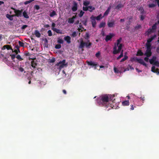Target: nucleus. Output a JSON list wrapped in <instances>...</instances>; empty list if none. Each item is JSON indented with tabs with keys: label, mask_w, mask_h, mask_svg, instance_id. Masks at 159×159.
Listing matches in <instances>:
<instances>
[{
	"label": "nucleus",
	"mask_w": 159,
	"mask_h": 159,
	"mask_svg": "<svg viewBox=\"0 0 159 159\" xmlns=\"http://www.w3.org/2000/svg\"><path fill=\"white\" fill-rule=\"evenodd\" d=\"M156 23L154 24L152 26V29L153 31V30H155L157 29Z\"/></svg>",
	"instance_id": "41"
},
{
	"label": "nucleus",
	"mask_w": 159,
	"mask_h": 159,
	"mask_svg": "<svg viewBox=\"0 0 159 159\" xmlns=\"http://www.w3.org/2000/svg\"><path fill=\"white\" fill-rule=\"evenodd\" d=\"M52 29L53 30H54V29L56 28H54L56 26V24L55 23H53L52 24Z\"/></svg>",
	"instance_id": "53"
},
{
	"label": "nucleus",
	"mask_w": 159,
	"mask_h": 159,
	"mask_svg": "<svg viewBox=\"0 0 159 159\" xmlns=\"http://www.w3.org/2000/svg\"><path fill=\"white\" fill-rule=\"evenodd\" d=\"M18 43L19 44V46L24 47V43L23 42H22L20 41H19Z\"/></svg>",
	"instance_id": "49"
},
{
	"label": "nucleus",
	"mask_w": 159,
	"mask_h": 159,
	"mask_svg": "<svg viewBox=\"0 0 159 159\" xmlns=\"http://www.w3.org/2000/svg\"><path fill=\"white\" fill-rule=\"evenodd\" d=\"M156 35L155 34L152 36L150 38L148 39L147 40V43L146 44V46H148V44L150 45V47H151L152 45L150 42L156 37Z\"/></svg>",
	"instance_id": "7"
},
{
	"label": "nucleus",
	"mask_w": 159,
	"mask_h": 159,
	"mask_svg": "<svg viewBox=\"0 0 159 159\" xmlns=\"http://www.w3.org/2000/svg\"><path fill=\"white\" fill-rule=\"evenodd\" d=\"M84 13V12L82 10L81 11L80 13L79 14V16L80 17H81Z\"/></svg>",
	"instance_id": "36"
},
{
	"label": "nucleus",
	"mask_w": 159,
	"mask_h": 159,
	"mask_svg": "<svg viewBox=\"0 0 159 159\" xmlns=\"http://www.w3.org/2000/svg\"><path fill=\"white\" fill-rule=\"evenodd\" d=\"M113 36V35L111 34H110L109 35H107L105 39L106 41L108 42L112 38Z\"/></svg>",
	"instance_id": "16"
},
{
	"label": "nucleus",
	"mask_w": 159,
	"mask_h": 159,
	"mask_svg": "<svg viewBox=\"0 0 159 159\" xmlns=\"http://www.w3.org/2000/svg\"><path fill=\"white\" fill-rule=\"evenodd\" d=\"M10 56H11V58L12 60L14 59L16 57V55L15 54L10 55Z\"/></svg>",
	"instance_id": "56"
},
{
	"label": "nucleus",
	"mask_w": 159,
	"mask_h": 159,
	"mask_svg": "<svg viewBox=\"0 0 159 159\" xmlns=\"http://www.w3.org/2000/svg\"><path fill=\"white\" fill-rule=\"evenodd\" d=\"M15 14L14 15V16L21 17L22 16V10H20L18 9H15Z\"/></svg>",
	"instance_id": "6"
},
{
	"label": "nucleus",
	"mask_w": 159,
	"mask_h": 159,
	"mask_svg": "<svg viewBox=\"0 0 159 159\" xmlns=\"http://www.w3.org/2000/svg\"><path fill=\"white\" fill-rule=\"evenodd\" d=\"M66 60H63L62 61H60L56 64V66H59L61 68H63L64 66L67 65V64H65Z\"/></svg>",
	"instance_id": "5"
},
{
	"label": "nucleus",
	"mask_w": 159,
	"mask_h": 159,
	"mask_svg": "<svg viewBox=\"0 0 159 159\" xmlns=\"http://www.w3.org/2000/svg\"><path fill=\"white\" fill-rule=\"evenodd\" d=\"M77 9V4L75 2L74 3V6L72 7V10L73 11H76Z\"/></svg>",
	"instance_id": "13"
},
{
	"label": "nucleus",
	"mask_w": 159,
	"mask_h": 159,
	"mask_svg": "<svg viewBox=\"0 0 159 159\" xmlns=\"http://www.w3.org/2000/svg\"><path fill=\"white\" fill-rule=\"evenodd\" d=\"M124 7V5L121 4H118L116 7V9L117 10L119 9L120 8H122Z\"/></svg>",
	"instance_id": "24"
},
{
	"label": "nucleus",
	"mask_w": 159,
	"mask_h": 159,
	"mask_svg": "<svg viewBox=\"0 0 159 159\" xmlns=\"http://www.w3.org/2000/svg\"><path fill=\"white\" fill-rule=\"evenodd\" d=\"M122 104L123 106H127L129 105V100H126L122 102Z\"/></svg>",
	"instance_id": "20"
},
{
	"label": "nucleus",
	"mask_w": 159,
	"mask_h": 159,
	"mask_svg": "<svg viewBox=\"0 0 159 159\" xmlns=\"http://www.w3.org/2000/svg\"><path fill=\"white\" fill-rule=\"evenodd\" d=\"M57 42L58 43L60 44H63V40L60 38H58Z\"/></svg>",
	"instance_id": "34"
},
{
	"label": "nucleus",
	"mask_w": 159,
	"mask_h": 159,
	"mask_svg": "<svg viewBox=\"0 0 159 159\" xmlns=\"http://www.w3.org/2000/svg\"><path fill=\"white\" fill-rule=\"evenodd\" d=\"M53 31L56 32L57 34H62V31L59 29H57V28L54 29Z\"/></svg>",
	"instance_id": "27"
},
{
	"label": "nucleus",
	"mask_w": 159,
	"mask_h": 159,
	"mask_svg": "<svg viewBox=\"0 0 159 159\" xmlns=\"http://www.w3.org/2000/svg\"><path fill=\"white\" fill-rule=\"evenodd\" d=\"M159 70L158 69H157L156 70L155 67L154 66H152L151 68V71L154 73L157 72V71Z\"/></svg>",
	"instance_id": "28"
},
{
	"label": "nucleus",
	"mask_w": 159,
	"mask_h": 159,
	"mask_svg": "<svg viewBox=\"0 0 159 159\" xmlns=\"http://www.w3.org/2000/svg\"><path fill=\"white\" fill-rule=\"evenodd\" d=\"M100 55V53L99 52H97L95 56L97 57H99V56Z\"/></svg>",
	"instance_id": "59"
},
{
	"label": "nucleus",
	"mask_w": 159,
	"mask_h": 159,
	"mask_svg": "<svg viewBox=\"0 0 159 159\" xmlns=\"http://www.w3.org/2000/svg\"><path fill=\"white\" fill-rule=\"evenodd\" d=\"M47 33L48 36H51L52 35V34L51 30H49L48 31Z\"/></svg>",
	"instance_id": "46"
},
{
	"label": "nucleus",
	"mask_w": 159,
	"mask_h": 159,
	"mask_svg": "<svg viewBox=\"0 0 159 159\" xmlns=\"http://www.w3.org/2000/svg\"><path fill=\"white\" fill-rule=\"evenodd\" d=\"M82 22L84 25H87V20H86L84 21H82Z\"/></svg>",
	"instance_id": "63"
},
{
	"label": "nucleus",
	"mask_w": 159,
	"mask_h": 159,
	"mask_svg": "<svg viewBox=\"0 0 159 159\" xmlns=\"http://www.w3.org/2000/svg\"><path fill=\"white\" fill-rule=\"evenodd\" d=\"M80 40V42L79 47V48L82 49V50H83V48L84 47L87 48H90L92 43L90 42L89 40H88L87 42H84L82 39Z\"/></svg>",
	"instance_id": "2"
},
{
	"label": "nucleus",
	"mask_w": 159,
	"mask_h": 159,
	"mask_svg": "<svg viewBox=\"0 0 159 159\" xmlns=\"http://www.w3.org/2000/svg\"><path fill=\"white\" fill-rule=\"evenodd\" d=\"M6 49L7 50H13V49H12V48L11 47V46L9 45V47H6Z\"/></svg>",
	"instance_id": "57"
},
{
	"label": "nucleus",
	"mask_w": 159,
	"mask_h": 159,
	"mask_svg": "<svg viewBox=\"0 0 159 159\" xmlns=\"http://www.w3.org/2000/svg\"><path fill=\"white\" fill-rule=\"evenodd\" d=\"M25 54L26 56H29L30 55V54L29 52H27L26 51H25Z\"/></svg>",
	"instance_id": "60"
},
{
	"label": "nucleus",
	"mask_w": 159,
	"mask_h": 159,
	"mask_svg": "<svg viewBox=\"0 0 159 159\" xmlns=\"http://www.w3.org/2000/svg\"><path fill=\"white\" fill-rule=\"evenodd\" d=\"M44 44H45V45L48 46V41L47 40V39L46 38H45L44 39Z\"/></svg>",
	"instance_id": "48"
},
{
	"label": "nucleus",
	"mask_w": 159,
	"mask_h": 159,
	"mask_svg": "<svg viewBox=\"0 0 159 159\" xmlns=\"http://www.w3.org/2000/svg\"><path fill=\"white\" fill-rule=\"evenodd\" d=\"M139 10L140 11L141 14L143 15L144 13V10L142 7H140L139 9Z\"/></svg>",
	"instance_id": "35"
},
{
	"label": "nucleus",
	"mask_w": 159,
	"mask_h": 159,
	"mask_svg": "<svg viewBox=\"0 0 159 159\" xmlns=\"http://www.w3.org/2000/svg\"><path fill=\"white\" fill-rule=\"evenodd\" d=\"M108 26L109 27L111 28L114 26L115 21L113 20L111 22L108 21L107 23Z\"/></svg>",
	"instance_id": "11"
},
{
	"label": "nucleus",
	"mask_w": 159,
	"mask_h": 159,
	"mask_svg": "<svg viewBox=\"0 0 159 159\" xmlns=\"http://www.w3.org/2000/svg\"><path fill=\"white\" fill-rule=\"evenodd\" d=\"M34 0H30L29 1H26L24 3L25 5H27L29 3H30L33 1H34Z\"/></svg>",
	"instance_id": "39"
},
{
	"label": "nucleus",
	"mask_w": 159,
	"mask_h": 159,
	"mask_svg": "<svg viewBox=\"0 0 159 159\" xmlns=\"http://www.w3.org/2000/svg\"><path fill=\"white\" fill-rule=\"evenodd\" d=\"M35 34L36 36L38 37L39 38L40 37L41 34L37 30H36L35 31Z\"/></svg>",
	"instance_id": "22"
},
{
	"label": "nucleus",
	"mask_w": 159,
	"mask_h": 159,
	"mask_svg": "<svg viewBox=\"0 0 159 159\" xmlns=\"http://www.w3.org/2000/svg\"><path fill=\"white\" fill-rule=\"evenodd\" d=\"M64 39L68 44H69L71 43V38L69 36H67L65 37L64 38Z\"/></svg>",
	"instance_id": "12"
},
{
	"label": "nucleus",
	"mask_w": 159,
	"mask_h": 159,
	"mask_svg": "<svg viewBox=\"0 0 159 159\" xmlns=\"http://www.w3.org/2000/svg\"><path fill=\"white\" fill-rule=\"evenodd\" d=\"M157 5V4L156 2H155V3H152L150 4H149L148 5V6L149 8H152L153 7Z\"/></svg>",
	"instance_id": "31"
},
{
	"label": "nucleus",
	"mask_w": 159,
	"mask_h": 159,
	"mask_svg": "<svg viewBox=\"0 0 159 159\" xmlns=\"http://www.w3.org/2000/svg\"><path fill=\"white\" fill-rule=\"evenodd\" d=\"M114 97V95L110 94L101 95L97 99V103L100 106L105 107L107 108L109 107L107 110L108 111L113 108L112 105L110 103V102L113 99Z\"/></svg>",
	"instance_id": "1"
},
{
	"label": "nucleus",
	"mask_w": 159,
	"mask_h": 159,
	"mask_svg": "<svg viewBox=\"0 0 159 159\" xmlns=\"http://www.w3.org/2000/svg\"><path fill=\"white\" fill-rule=\"evenodd\" d=\"M146 47L147 49L144 55L146 56L147 57H149L151 56L152 54L151 52L152 48L150 47V45L148 44V46Z\"/></svg>",
	"instance_id": "4"
},
{
	"label": "nucleus",
	"mask_w": 159,
	"mask_h": 159,
	"mask_svg": "<svg viewBox=\"0 0 159 159\" xmlns=\"http://www.w3.org/2000/svg\"><path fill=\"white\" fill-rule=\"evenodd\" d=\"M31 65L32 67L34 69L36 68V67L37 66V64L35 61L33 60L31 61Z\"/></svg>",
	"instance_id": "18"
},
{
	"label": "nucleus",
	"mask_w": 159,
	"mask_h": 159,
	"mask_svg": "<svg viewBox=\"0 0 159 159\" xmlns=\"http://www.w3.org/2000/svg\"><path fill=\"white\" fill-rule=\"evenodd\" d=\"M94 18V16H92L90 17L92 26L93 28H95L96 27V20H95Z\"/></svg>",
	"instance_id": "8"
},
{
	"label": "nucleus",
	"mask_w": 159,
	"mask_h": 159,
	"mask_svg": "<svg viewBox=\"0 0 159 159\" xmlns=\"http://www.w3.org/2000/svg\"><path fill=\"white\" fill-rule=\"evenodd\" d=\"M77 36L76 33L75 31H74L72 34L71 36L72 37H75Z\"/></svg>",
	"instance_id": "47"
},
{
	"label": "nucleus",
	"mask_w": 159,
	"mask_h": 159,
	"mask_svg": "<svg viewBox=\"0 0 159 159\" xmlns=\"http://www.w3.org/2000/svg\"><path fill=\"white\" fill-rule=\"evenodd\" d=\"M111 9V6H110L109 7H108L107 9L106 10V11H105L104 13L103 14V16H102V17H104V16H107L108 14L110 9Z\"/></svg>",
	"instance_id": "14"
},
{
	"label": "nucleus",
	"mask_w": 159,
	"mask_h": 159,
	"mask_svg": "<svg viewBox=\"0 0 159 159\" xmlns=\"http://www.w3.org/2000/svg\"><path fill=\"white\" fill-rule=\"evenodd\" d=\"M144 19V16L143 15H141L140 16V20H143Z\"/></svg>",
	"instance_id": "64"
},
{
	"label": "nucleus",
	"mask_w": 159,
	"mask_h": 159,
	"mask_svg": "<svg viewBox=\"0 0 159 159\" xmlns=\"http://www.w3.org/2000/svg\"><path fill=\"white\" fill-rule=\"evenodd\" d=\"M16 57L17 59L20 61L23 60V59L21 57L20 55H17Z\"/></svg>",
	"instance_id": "43"
},
{
	"label": "nucleus",
	"mask_w": 159,
	"mask_h": 159,
	"mask_svg": "<svg viewBox=\"0 0 159 159\" xmlns=\"http://www.w3.org/2000/svg\"><path fill=\"white\" fill-rule=\"evenodd\" d=\"M154 65L157 66H159V62L158 61H155Z\"/></svg>",
	"instance_id": "55"
},
{
	"label": "nucleus",
	"mask_w": 159,
	"mask_h": 159,
	"mask_svg": "<svg viewBox=\"0 0 159 159\" xmlns=\"http://www.w3.org/2000/svg\"><path fill=\"white\" fill-rule=\"evenodd\" d=\"M114 71L115 73H122V72H121L120 71H119L117 68H116V67H114Z\"/></svg>",
	"instance_id": "32"
},
{
	"label": "nucleus",
	"mask_w": 159,
	"mask_h": 159,
	"mask_svg": "<svg viewBox=\"0 0 159 159\" xmlns=\"http://www.w3.org/2000/svg\"><path fill=\"white\" fill-rule=\"evenodd\" d=\"M136 61L138 63L143 65V66H144L146 67L147 66V64L143 61V59L141 58H137L136 59Z\"/></svg>",
	"instance_id": "9"
},
{
	"label": "nucleus",
	"mask_w": 159,
	"mask_h": 159,
	"mask_svg": "<svg viewBox=\"0 0 159 159\" xmlns=\"http://www.w3.org/2000/svg\"><path fill=\"white\" fill-rule=\"evenodd\" d=\"M56 60L55 58L54 57H53L52 59H50L49 62L50 63H53L55 62Z\"/></svg>",
	"instance_id": "40"
},
{
	"label": "nucleus",
	"mask_w": 159,
	"mask_h": 159,
	"mask_svg": "<svg viewBox=\"0 0 159 159\" xmlns=\"http://www.w3.org/2000/svg\"><path fill=\"white\" fill-rule=\"evenodd\" d=\"M141 28V25H137L134 28L135 29L138 30Z\"/></svg>",
	"instance_id": "45"
},
{
	"label": "nucleus",
	"mask_w": 159,
	"mask_h": 159,
	"mask_svg": "<svg viewBox=\"0 0 159 159\" xmlns=\"http://www.w3.org/2000/svg\"><path fill=\"white\" fill-rule=\"evenodd\" d=\"M74 22V20L72 18H69L68 20V22L70 24H73Z\"/></svg>",
	"instance_id": "33"
},
{
	"label": "nucleus",
	"mask_w": 159,
	"mask_h": 159,
	"mask_svg": "<svg viewBox=\"0 0 159 159\" xmlns=\"http://www.w3.org/2000/svg\"><path fill=\"white\" fill-rule=\"evenodd\" d=\"M121 40H122V38H120L119 39H118L117 40V43L116 44V45H117V46H118V45L120 44V43L121 42Z\"/></svg>",
	"instance_id": "42"
},
{
	"label": "nucleus",
	"mask_w": 159,
	"mask_h": 159,
	"mask_svg": "<svg viewBox=\"0 0 159 159\" xmlns=\"http://www.w3.org/2000/svg\"><path fill=\"white\" fill-rule=\"evenodd\" d=\"M90 4V2L89 1H84L83 4L84 6L88 7Z\"/></svg>",
	"instance_id": "29"
},
{
	"label": "nucleus",
	"mask_w": 159,
	"mask_h": 159,
	"mask_svg": "<svg viewBox=\"0 0 159 159\" xmlns=\"http://www.w3.org/2000/svg\"><path fill=\"white\" fill-rule=\"evenodd\" d=\"M123 50H122L120 55L117 58V59H120L121 57H122L123 56Z\"/></svg>",
	"instance_id": "37"
},
{
	"label": "nucleus",
	"mask_w": 159,
	"mask_h": 159,
	"mask_svg": "<svg viewBox=\"0 0 159 159\" xmlns=\"http://www.w3.org/2000/svg\"><path fill=\"white\" fill-rule=\"evenodd\" d=\"M148 57H147L144 58V61L147 62H148V61L149 59Z\"/></svg>",
	"instance_id": "62"
},
{
	"label": "nucleus",
	"mask_w": 159,
	"mask_h": 159,
	"mask_svg": "<svg viewBox=\"0 0 159 159\" xmlns=\"http://www.w3.org/2000/svg\"><path fill=\"white\" fill-rule=\"evenodd\" d=\"M102 15L100 14L97 16H94L95 20H100L103 17H101Z\"/></svg>",
	"instance_id": "26"
},
{
	"label": "nucleus",
	"mask_w": 159,
	"mask_h": 159,
	"mask_svg": "<svg viewBox=\"0 0 159 159\" xmlns=\"http://www.w3.org/2000/svg\"><path fill=\"white\" fill-rule=\"evenodd\" d=\"M106 23L105 22H102L100 24L99 27L100 28H101L102 27H104Z\"/></svg>",
	"instance_id": "25"
},
{
	"label": "nucleus",
	"mask_w": 159,
	"mask_h": 159,
	"mask_svg": "<svg viewBox=\"0 0 159 159\" xmlns=\"http://www.w3.org/2000/svg\"><path fill=\"white\" fill-rule=\"evenodd\" d=\"M23 16L24 18L25 19H28L29 18V16L27 13V12L25 11L22 13Z\"/></svg>",
	"instance_id": "17"
},
{
	"label": "nucleus",
	"mask_w": 159,
	"mask_h": 159,
	"mask_svg": "<svg viewBox=\"0 0 159 159\" xmlns=\"http://www.w3.org/2000/svg\"><path fill=\"white\" fill-rule=\"evenodd\" d=\"M143 55V53L141 50H139L137 52L136 55L138 56H142Z\"/></svg>",
	"instance_id": "30"
},
{
	"label": "nucleus",
	"mask_w": 159,
	"mask_h": 159,
	"mask_svg": "<svg viewBox=\"0 0 159 159\" xmlns=\"http://www.w3.org/2000/svg\"><path fill=\"white\" fill-rule=\"evenodd\" d=\"M19 70L21 72H23L24 71V69L22 67H19Z\"/></svg>",
	"instance_id": "54"
},
{
	"label": "nucleus",
	"mask_w": 159,
	"mask_h": 159,
	"mask_svg": "<svg viewBox=\"0 0 159 159\" xmlns=\"http://www.w3.org/2000/svg\"><path fill=\"white\" fill-rule=\"evenodd\" d=\"M88 11L90 12H92L95 9L94 7L92 6H88Z\"/></svg>",
	"instance_id": "21"
},
{
	"label": "nucleus",
	"mask_w": 159,
	"mask_h": 159,
	"mask_svg": "<svg viewBox=\"0 0 159 159\" xmlns=\"http://www.w3.org/2000/svg\"><path fill=\"white\" fill-rule=\"evenodd\" d=\"M61 48V45L60 44H56L55 46V48L56 49H60Z\"/></svg>",
	"instance_id": "44"
},
{
	"label": "nucleus",
	"mask_w": 159,
	"mask_h": 159,
	"mask_svg": "<svg viewBox=\"0 0 159 159\" xmlns=\"http://www.w3.org/2000/svg\"><path fill=\"white\" fill-rule=\"evenodd\" d=\"M154 31L152 30V29H149L148 30L147 32L148 34H150L151 33L153 32Z\"/></svg>",
	"instance_id": "51"
},
{
	"label": "nucleus",
	"mask_w": 159,
	"mask_h": 159,
	"mask_svg": "<svg viewBox=\"0 0 159 159\" xmlns=\"http://www.w3.org/2000/svg\"><path fill=\"white\" fill-rule=\"evenodd\" d=\"M128 58V57L127 56H126L125 55L124 57L121 59V60L120 61V62H123L125 60H126Z\"/></svg>",
	"instance_id": "38"
},
{
	"label": "nucleus",
	"mask_w": 159,
	"mask_h": 159,
	"mask_svg": "<svg viewBox=\"0 0 159 159\" xmlns=\"http://www.w3.org/2000/svg\"><path fill=\"white\" fill-rule=\"evenodd\" d=\"M6 16L10 20H12L13 19V17L15 16L14 15H11L9 14H7Z\"/></svg>",
	"instance_id": "19"
},
{
	"label": "nucleus",
	"mask_w": 159,
	"mask_h": 159,
	"mask_svg": "<svg viewBox=\"0 0 159 159\" xmlns=\"http://www.w3.org/2000/svg\"><path fill=\"white\" fill-rule=\"evenodd\" d=\"M122 44H120L118 46H117L116 44H115L113 48V54H116L119 53L122 49Z\"/></svg>",
	"instance_id": "3"
},
{
	"label": "nucleus",
	"mask_w": 159,
	"mask_h": 159,
	"mask_svg": "<svg viewBox=\"0 0 159 159\" xmlns=\"http://www.w3.org/2000/svg\"><path fill=\"white\" fill-rule=\"evenodd\" d=\"M86 62L88 65H89L91 66H94L95 67H96L98 66L97 63L92 61H87Z\"/></svg>",
	"instance_id": "10"
},
{
	"label": "nucleus",
	"mask_w": 159,
	"mask_h": 159,
	"mask_svg": "<svg viewBox=\"0 0 159 159\" xmlns=\"http://www.w3.org/2000/svg\"><path fill=\"white\" fill-rule=\"evenodd\" d=\"M157 57L156 56H153L151 59L149 60V62L151 64H154V63L156 60Z\"/></svg>",
	"instance_id": "15"
},
{
	"label": "nucleus",
	"mask_w": 159,
	"mask_h": 159,
	"mask_svg": "<svg viewBox=\"0 0 159 159\" xmlns=\"http://www.w3.org/2000/svg\"><path fill=\"white\" fill-rule=\"evenodd\" d=\"M15 48L16 49H17V50H18V51H19V52L20 53V50L19 49V48H20V46H19L18 45H16L15 47Z\"/></svg>",
	"instance_id": "52"
},
{
	"label": "nucleus",
	"mask_w": 159,
	"mask_h": 159,
	"mask_svg": "<svg viewBox=\"0 0 159 159\" xmlns=\"http://www.w3.org/2000/svg\"><path fill=\"white\" fill-rule=\"evenodd\" d=\"M6 47H9V45H5L2 48V50H5L6 48Z\"/></svg>",
	"instance_id": "61"
},
{
	"label": "nucleus",
	"mask_w": 159,
	"mask_h": 159,
	"mask_svg": "<svg viewBox=\"0 0 159 159\" xmlns=\"http://www.w3.org/2000/svg\"><path fill=\"white\" fill-rule=\"evenodd\" d=\"M83 10L84 11H88V6H85V7H83Z\"/></svg>",
	"instance_id": "50"
},
{
	"label": "nucleus",
	"mask_w": 159,
	"mask_h": 159,
	"mask_svg": "<svg viewBox=\"0 0 159 159\" xmlns=\"http://www.w3.org/2000/svg\"><path fill=\"white\" fill-rule=\"evenodd\" d=\"M28 27V25H24L21 27V29L22 30L25 29V28Z\"/></svg>",
	"instance_id": "58"
},
{
	"label": "nucleus",
	"mask_w": 159,
	"mask_h": 159,
	"mask_svg": "<svg viewBox=\"0 0 159 159\" xmlns=\"http://www.w3.org/2000/svg\"><path fill=\"white\" fill-rule=\"evenodd\" d=\"M56 15H57V14L55 11H53L49 14V16L51 17H53Z\"/></svg>",
	"instance_id": "23"
}]
</instances>
